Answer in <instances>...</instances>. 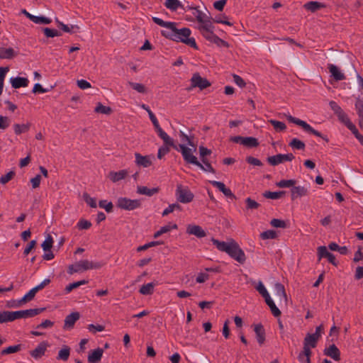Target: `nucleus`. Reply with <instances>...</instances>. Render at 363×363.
<instances>
[{
    "label": "nucleus",
    "instance_id": "obj_38",
    "mask_svg": "<svg viewBox=\"0 0 363 363\" xmlns=\"http://www.w3.org/2000/svg\"><path fill=\"white\" fill-rule=\"evenodd\" d=\"M13 321V311H0V323Z\"/></svg>",
    "mask_w": 363,
    "mask_h": 363
},
{
    "label": "nucleus",
    "instance_id": "obj_46",
    "mask_svg": "<svg viewBox=\"0 0 363 363\" xmlns=\"http://www.w3.org/2000/svg\"><path fill=\"white\" fill-rule=\"evenodd\" d=\"M94 111L99 113L109 115L112 113V109L109 106H106L101 103H98L97 106L95 107Z\"/></svg>",
    "mask_w": 363,
    "mask_h": 363
},
{
    "label": "nucleus",
    "instance_id": "obj_27",
    "mask_svg": "<svg viewBox=\"0 0 363 363\" xmlns=\"http://www.w3.org/2000/svg\"><path fill=\"white\" fill-rule=\"evenodd\" d=\"M11 86L14 89H19L21 87H26L28 85L29 81L27 78L17 77L11 79Z\"/></svg>",
    "mask_w": 363,
    "mask_h": 363
},
{
    "label": "nucleus",
    "instance_id": "obj_45",
    "mask_svg": "<svg viewBox=\"0 0 363 363\" xmlns=\"http://www.w3.org/2000/svg\"><path fill=\"white\" fill-rule=\"evenodd\" d=\"M30 21L38 24H50L52 22V20L48 17L44 16H34L30 17Z\"/></svg>",
    "mask_w": 363,
    "mask_h": 363
},
{
    "label": "nucleus",
    "instance_id": "obj_37",
    "mask_svg": "<svg viewBox=\"0 0 363 363\" xmlns=\"http://www.w3.org/2000/svg\"><path fill=\"white\" fill-rule=\"evenodd\" d=\"M36 293L37 292L33 288L21 300L18 301V303L16 306L18 307L21 306L23 303H25L28 301H30L34 298Z\"/></svg>",
    "mask_w": 363,
    "mask_h": 363
},
{
    "label": "nucleus",
    "instance_id": "obj_3",
    "mask_svg": "<svg viewBox=\"0 0 363 363\" xmlns=\"http://www.w3.org/2000/svg\"><path fill=\"white\" fill-rule=\"evenodd\" d=\"M288 120L295 123L299 126H301L305 131L307 133H311L317 137L321 138L323 140H324L325 142H328L329 140L326 135H323L320 132L315 130L313 128H312L308 123H307L306 121H302L299 118L293 117L291 116H289L287 117Z\"/></svg>",
    "mask_w": 363,
    "mask_h": 363
},
{
    "label": "nucleus",
    "instance_id": "obj_2",
    "mask_svg": "<svg viewBox=\"0 0 363 363\" xmlns=\"http://www.w3.org/2000/svg\"><path fill=\"white\" fill-rule=\"evenodd\" d=\"M318 338L311 333H307L303 340V351L299 353L298 359L301 363H311V348L317 345Z\"/></svg>",
    "mask_w": 363,
    "mask_h": 363
},
{
    "label": "nucleus",
    "instance_id": "obj_10",
    "mask_svg": "<svg viewBox=\"0 0 363 363\" xmlns=\"http://www.w3.org/2000/svg\"><path fill=\"white\" fill-rule=\"evenodd\" d=\"M317 255L318 262L322 258H327L328 261L334 266H337L338 262L333 254L330 252L325 246H319L317 248Z\"/></svg>",
    "mask_w": 363,
    "mask_h": 363
},
{
    "label": "nucleus",
    "instance_id": "obj_28",
    "mask_svg": "<svg viewBox=\"0 0 363 363\" xmlns=\"http://www.w3.org/2000/svg\"><path fill=\"white\" fill-rule=\"evenodd\" d=\"M291 199L295 200L298 197L306 196L308 194V189L304 186H294L291 189Z\"/></svg>",
    "mask_w": 363,
    "mask_h": 363
},
{
    "label": "nucleus",
    "instance_id": "obj_29",
    "mask_svg": "<svg viewBox=\"0 0 363 363\" xmlns=\"http://www.w3.org/2000/svg\"><path fill=\"white\" fill-rule=\"evenodd\" d=\"M80 265L82 271H86L93 269H100L102 267V264L100 262H94L87 259L80 260Z\"/></svg>",
    "mask_w": 363,
    "mask_h": 363
},
{
    "label": "nucleus",
    "instance_id": "obj_5",
    "mask_svg": "<svg viewBox=\"0 0 363 363\" xmlns=\"http://www.w3.org/2000/svg\"><path fill=\"white\" fill-rule=\"evenodd\" d=\"M116 206L119 208L133 211L141 206V202L138 199H130L126 197H120L118 199Z\"/></svg>",
    "mask_w": 363,
    "mask_h": 363
},
{
    "label": "nucleus",
    "instance_id": "obj_13",
    "mask_svg": "<svg viewBox=\"0 0 363 363\" xmlns=\"http://www.w3.org/2000/svg\"><path fill=\"white\" fill-rule=\"evenodd\" d=\"M158 135L160 136V138L163 140L164 142V145L163 146H167V147H172L174 149H175L176 150H179V145H174V140L170 138L167 134V133H165L162 128L161 127L160 128H158L157 130H156Z\"/></svg>",
    "mask_w": 363,
    "mask_h": 363
},
{
    "label": "nucleus",
    "instance_id": "obj_8",
    "mask_svg": "<svg viewBox=\"0 0 363 363\" xmlns=\"http://www.w3.org/2000/svg\"><path fill=\"white\" fill-rule=\"evenodd\" d=\"M45 311V308H30L27 310L13 311V320L20 318L34 317Z\"/></svg>",
    "mask_w": 363,
    "mask_h": 363
},
{
    "label": "nucleus",
    "instance_id": "obj_23",
    "mask_svg": "<svg viewBox=\"0 0 363 363\" xmlns=\"http://www.w3.org/2000/svg\"><path fill=\"white\" fill-rule=\"evenodd\" d=\"M55 22L57 27L65 33H75L79 30V27L77 25H71V26H69L64 24L57 18H55Z\"/></svg>",
    "mask_w": 363,
    "mask_h": 363
},
{
    "label": "nucleus",
    "instance_id": "obj_54",
    "mask_svg": "<svg viewBox=\"0 0 363 363\" xmlns=\"http://www.w3.org/2000/svg\"><path fill=\"white\" fill-rule=\"evenodd\" d=\"M201 162L203 163V164H202L199 162V165H196L198 167H199L200 169H201L202 170H203L205 172H210L212 173H215V169H213V167L210 164V162H208V160H202Z\"/></svg>",
    "mask_w": 363,
    "mask_h": 363
},
{
    "label": "nucleus",
    "instance_id": "obj_20",
    "mask_svg": "<svg viewBox=\"0 0 363 363\" xmlns=\"http://www.w3.org/2000/svg\"><path fill=\"white\" fill-rule=\"evenodd\" d=\"M104 353V350L98 347L96 350H91L89 353L87 360L89 363H99Z\"/></svg>",
    "mask_w": 363,
    "mask_h": 363
},
{
    "label": "nucleus",
    "instance_id": "obj_18",
    "mask_svg": "<svg viewBox=\"0 0 363 363\" xmlns=\"http://www.w3.org/2000/svg\"><path fill=\"white\" fill-rule=\"evenodd\" d=\"M186 233L189 235H194L199 238H204L206 235V231L197 225H189L186 228Z\"/></svg>",
    "mask_w": 363,
    "mask_h": 363
},
{
    "label": "nucleus",
    "instance_id": "obj_57",
    "mask_svg": "<svg viewBox=\"0 0 363 363\" xmlns=\"http://www.w3.org/2000/svg\"><path fill=\"white\" fill-rule=\"evenodd\" d=\"M277 237V234L275 230H268L266 231L262 232L260 234V238L262 240H267V239H275Z\"/></svg>",
    "mask_w": 363,
    "mask_h": 363
},
{
    "label": "nucleus",
    "instance_id": "obj_1",
    "mask_svg": "<svg viewBox=\"0 0 363 363\" xmlns=\"http://www.w3.org/2000/svg\"><path fill=\"white\" fill-rule=\"evenodd\" d=\"M152 19L155 23L165 28L164 30L161 31L162 35L164 38L175 42L183 43L191 48L198 50L195 39L190 38L191 31L189 28L178 29L177 28V24L175 22L164 21L158 17H152Z\"/></svg>",
    "mask_w": 363,
    "mask_h": 363
},
{
    "label": "nucleus",
    "instance_id": "obj_22",
    "mask_svg": "<svg viewBox=\"0 0 363 363\" xmlns=\"http://www.w3.org/2000/svg\"><path fill=\"white\" fill-rule=\"evenodd\" d=\"M128 174V172L127 169H122L118 172L111 171L108 173V177L112 182L116 183L125 179Z\"/></svg>",
    "mask_w": 363,
    "mask_h": 363
},
{
    "label": "nucleus",
    "instance_id": "obj_16",
    "mask_svg": "<svg viewBox=\"0 0 363 363\" xmlns=\"http://www.w3.org/2000/svg\"><path fill=\"white\" fill-rule=\"evenodd\" d=\"M48 347V343L46 341H43L38 344V345L30 352L32 357L35 359L41 358L44 354Z\"/></svg>",
    "mask_w": 363,
    "mask_h": 363
},
{
    "label": "nucleus",
    "instance_id": "obj_21",
    "mask_svg": "<svg viewBox=\"0 0 363 363\" xmlns=\"http://www.w3.org/2000/svg\"><path fill=\"white\" fill-rule=\"evenodd\" d=\"M324 354L330 357L335 361L340 360V352L335 344L324 350Z\"/></svg>",
    "mask_w": 363,
    "mask_h": 363
},
{
    "label": "nucleus",
    "instance_id": "obj_19",
    "mask_svg": "<svg viewBox=\"0 0 363 363\" xmlns=\"http://www.w3.org/2000/svg\"><path fill=\"white\" fill-rule=\"evenodd\" d=\"M135 164L143 167H149L152 164L151 156H143L138 152L135 153Z\"/></svg>",
    "mask_w": 363,
    "mask_h": 363
},
{
    "label": "nucleus",
    "instance_id": "obj_35",
    "mask_svg": "<svg viewBox=\"0 0 363 363\" xmlns=\"http://www.w3.org/2000/svg\"><path fill=\"white\" fill-rule=\"evenodd\" d=\"M325 7V5L324 4L318 1H309L304 4V8L311 12H315Z\"/></svg>",
    "mask_w": 363,
    "mask_h": 363
},
{
    "label": "nucleus",
    "instance_id": "obj_47",
    "mask_svg": "<svg viewBox=\"0 0 363 363\" xmlns=\"http://www.w3.org/2000/svg\"><path fill=\"white\" fill-rule=\"evenodd\" d=\"M338 118V120L342 123L347 128H348L352 123L349 118L347 114L342 111L337 115H336Z\"/></svg>",
    "mask_w": 363,
    "mask_h": 363
},
{
    "label": "nucleus",
    "instance_id": "obj_64",
    "mask_svg": "<svg viewBox=\"0 0 363 363\" xmlns=\"http://www.w3.org/2000/svg\"><path fill=\"white\" fill-rule=\"evenodd\" d=\"M271 225H272L274 228H286V223L284 220L277 219V218H273L270 221Z\"/></svg>",
    "mask_w": 363,
    "mask_h": 363
},
{
    "label": "nucleus",
    "instance_id": "obj_39",
    "mask_svg": "<svg viewBox=\"0 0 363 363\" xmlns=\"http://www.w3.org/2000/svg\"><path fill=\"white\" fill-rule=\"evenodd\" d=\"M276 294L280 298H284L285 302L287 301V296L285 291L284 286L281 283H276L274 285Z\"/></svg>",
    "mask_w": 363,
    "mask_h": 363
},
{
    "label": "nucleus",
    "instance_id": "obj_48",
    "mask_svg": "<svg viewBox=\"0 0 363 363\" xmlns=\"http://www.w3.org/2000/svg\"><path fill=\"white\" fill-rule=\"evenodd\" d=\"M269 123L273 125L277 131L281 132L286 129V125L284 122L271 119L269 121Z\"/></svg>",
    "mask_w": 363,
    "mask_h": 363
},
{
    "label": "nucleus",
    "instance_id": "obj_30",
    "mask_svg": "<svg viewBox=\"0 0 363 363\" xmlns=\"http://www.w3.org/2000/svg\"><path fill=\"white\" fill-rule=\"evenodd\" d=\"M160 191L159 187H155L149 189L147 186H138L137 188V193L142 195H146L147 196H152V195L157 194Z\"/></svg>",
    "mask_w": 363,
    "mask_h": 363
},
{
    "label": "nucleus",
    "instance_id": "obj_17",
    "mask_svg": "<svg viewBox=\"0 0 363 363\" xmlns=\"http://www.w3.org/2000/svg\"><path fill=\"white\" fill-rule=\"evenodd\" d=\"M254 331L257 342L262 346L265 342L266 333L262 324L259 323L254 325Z\"/></svg>",
    "mask_w": 363,
    "mask_h": 363
},
{
    "label": "nucleus",
    "instance_id": "obj_55",
    "mask_svg": "<svg viewBox=\"0 0 363 363\" xmlns=\"http://www.w3.org/2000/svg\"><path fill=\"white\" fill-rule=\"evenodd\" d=\"M289 146L291 147L292 148L294 149H296V150H304L305 149V143L297 139V138H294L290 143H289Z\"/></svg>",
    "mask_w": 363,
    "mask_h": 363
},
{
    "label": "nucleus",
    "instance_id": "obj_53",
    "mask_svg": "<svg viewBox=\"0 0 363 363\" xmlns=\"http://www.w3.org/2000/svg\"><path fill=\"white\" fill-rule=\"evenodd\" d=\"M296 181L294 180V179H288V180H286V179H282L281 181H279V182H277L276 184V185L277 186H279V188H289V187H291L296 184Z\"/></svg>",
    "mask_w": 363,
    "mask_h": 363
},
{
    "label": "nucleus",
    "instance_id": "obj_24",
    "mask_svg": "<svg viewBox=\"0 0 363 363\" xmlns=\"http://www.w3.org/2000/svg\"><path fill=\"white\" fill-rule=\"evenodd\" d=\"M328 69H329V72L331 74V76L336 80V81H341L345 79V76L343 73L341 72V71L339 69V68L333 65L329 64L328 65Z\"/></svg>",
    "mask_w": 363,
    "mask_h": 363
},
{
    "label": "nucleus",
    "instance_id": "obj_25",
    "mask_svg": "<svg viewBox=\"0 0 363 363\" xmlns=\"http://www.w3.org/2000/svg\"><path fill=\"white\" fill-rule=\"evenodd\" d=\"M354 106L359 118V125L363 128V98H357Z\"/></svg>",
    "mask_w": 363,
    "mask_h": 363
},
{
    "label": "nucleus",
    "instance_id": "obj_31",
    "mask_svg": "<svg viewBox=\"0 0 363 363\" xmlns=\"http://www.w3.org/2000/svg\"><path fill=\"white\" fill-rule=\"evenodd\" d=\"M18 55L12 48L0 47V59H12Z\"/></svg>",
    "mask_w": 363,
    "mask_h": 363
},
{
    "label": "nucleus",
    "instance_id": "obj_49",
    "mask_svg": "<svg viewBox=\"0 0 363 363\" xmlns=\"http://www.w3.org/2000/svg\"><path fill=\"white\" fill-rule=\"evenodd\" d=\"M128 84L138 93L145 94L147 92V89L143 84L128 82Z\"/></svg>",
    "mask_w": 363,
    "mask_h": 363
},
{
    "label": "nucleus",
    "instance_id": "obj_4",
    "mask_svg": "<svg viewBox=\"0 0 363 363\" xmlns=\"http://www.w3.org/2000/svg\"><path fill=\"white\" fill-rule=\"evenodd\" d=\"M175 195L177 201L182 203H190L194 198V194L190 191L189 187L184 186L182 184L177 186Z\"/></svg>",
    "mask_w": 363,
    "mask_h": 363
},
{
    "label": "nucleus",
    "instance_id": "obj_59",
    "mask_svg": "<svg viewBox=\"0 0 363 363\" xmlns=\"http://www.w3.org/2000/svg\"><path fill=\"white\" fill-rule=\"evenodd\" d=\"M100 208H104L107 213L113 211V205L112 202H107L106 200H101L99 203Z\"/></svg>",
    "mask_w": 363,
    "mask_h": 363
},
{
    "label": "nucleus",
    "instance_id": "obj_42",
    "mask_svg": "<svg viewBox=\"0 0 363 363\" xmlns=\"http://www.w3.org/2000/svg\"><path fill=\"white\" fill-rule=\"evenodd\" d=\"M88 282H89L88 280L83 279V280H81L79 281L71 283L65 287V291L66 294H69L73 289H77V288L79 287L80 286L86 284H88Z\"/></svg>",
    "mask_w": 363,
    "mask_h": 363
},
{
    "label": "nucleus",
    "instance_id": "obj_41",
    "mask_svg": "<svg viewBox=\"0 0 363 363\" xmlns=\"http://www.w3.org/2000/svg\"><path fill=\"white\" fill-rule=\"evenodd\" d=\"M201 26L199 27V30L201 31H210L213 30V26L212 25V22L211 21V18L206 16L203 22H200Z\"/></svg>",
    "mask_w": 363,
    "mask_h": 363
},
{
    "label": "nucleus",
    "instance_id": "obj_44",
    "mask_svg": "<svg viewBox=\"0 0 363 363\" xmlns=\"http://www.w3.org/2000/svg\"><path fill=\"white\" fill-rule=\"evenodd\" d=\"M284 194H285V191H274V192L267 191L263 193V196L267 199H278L281 198Z\"/></svg>",
    "mask_w": 363,
    "mask_h": 363
},
{
    "label": "nucleus",
    "instance_id": "obj_12",
    "mask_svg": "<svg viewBox=\"0 0 363 363\" xmlns=\"http://www.w3.org/2000/svg\"><path fill=\"white\" fill-rule=\"evenodd\" d=\"M80 314L79 312H72L65 317L64 320V330H71L74 328L75 323L79 319Z\"/></svg>",
    "mask_w": 363,
    "mask_h": 363
},
{
    "label": "nucleus",
    "instance_id": "obj_52",
    "mask_svg": "<svg viewBox=\"0 0 363 363\" xmlns=\"http://www.w3.org/2000/svg\"><path fill=\"white\" fill-rule=\"evenodd\" d=\"M43 31L47 38H54L56 36L62 35V33L60 31H58L57 30H55V29H51L50 28H43Z\"/></svg>",
    "mask_w": 363,
    "mask_h": 363
},
{
    "label": "nucleus",
    "instance_id": "obj_33",
    "mask_svg": "<svg viewBox=\"0 0 363 363\" xmlns=\"http://www.w3.org/2000/svg\"><path fill=\"white\" fill-rule=\"evenodd\" d=\"M22 348H23V345H21V344L11 345V346H9V347L3 349L0 352V355L4 356V355L16 353V352L21 351L22 350Z\"/></svg>",
    "mask_w": 363,
    "mask_h": 363
},
{
    "label": "nucleus",
    "instance_id": "obj_34",
    "mask_svg": "<svg viewBox=\"0 0 363 363\" xmlns=\"http://www.w3.org/2000/svg\"><path fill=\"white\" fill-rule=\"evenodd\" d=\"M70 350L71 349L69 346L63 345L62 349L58 352L57 359L64 362L67 361L70 355Z\"/></svg>",
    "mask_w": 363,
    "mask_h": 363
},
{
    "label": "nucleus",
    "instance_id": "obj_40",
    "mask_svg": "<svg viewBox=\"0 0 363 363\" xmlns=\"http://www.w3.org/2000/svg\"><path fill=\"white\" fill-rule=\"evenodd\" d=\"M265 302L269 307L271 312L274 315V316L279 317L281 315L280 310L277 307L271 297L265 300Z\"/></svg>",
    "mask_w": 363,
    "mask_h": 363
},
{
    "label": "nucleus",
    "instance_id": "obj_62",
    "mask_svg": "<svg viewBox=\"0 0 363 363\" xmlns=\"http://www.w3.org/2000/svg\"><path fill=\"white\" fill-rule=\"evenodd\" d=\"M11 124V120L7 116L0 115V130H6Z\"/></svg>",
    "mask_w": 363,
    "mask_h": 363
},
{
    "label": "nucleus",
    "instance_id": "obj_61",
    "mask_svg": "<svg viewBox=\"0 0 363 363\" xmlns=\"http://www.w3.org/2000/svg\"><path fill=\"white\" fill-rule=\"evenodd\" d=\"M245 203L247 209H257L260 206L259 203L250 197L245 199Z\"/></svg>",
    "mask_w": 363,
    "mask_h": 363
},
{
    "label": "nucleus",
    "instance_id": "obj_7",
    "mask_svg": "<svg viewBox=\"0 0 363 363\" xmlns=\"http://www.w3.org/2000/svg\"><path fill=\"white\" fill-rule=\"evenodd\" d=\"M228 255L240 264L245 263L246 256L239 245L233 240H231V247Z\"/></svg>",
    "mask_w": 363,
    "mask_h": 363
},
{
    "label": "nucleus",
    "instance_id": "obj_63",
    "mask_svg": "<svg viewBox=\"0 0 363 363\" xmlns=\"http://www.w3.org/2000/svg\"><path fill=\"white\" fill-rule=\"evenodd\" d=\"M85 202L91 208H96V201L94 198L91 197L87 193L83 194Z\"/></svg>",
    "mask_w": 363,
    "mask_h": 363
},
{
    "label": "nucleus",
    "instance_id": "obj_11",
    "mask_svg": "<svg viewBox=\"0 0 363 363\" xmlns=\"http://www.w3.org/2000/svg\"><path fill=\"white\" fill-rule=\"evenodd\" d=\"M191 88L199 87L201 90L206 89L207 87L211 86L210 82L206 79L201 77L199 73H194L191 79Z\"/></svg>",
    "mask_w": 363,
    "mask_h": 363
},
{
    "label": "nucleus",
    "instance_id": "obj_14",
    "mask_svg": "<svg viewBox=\"0 0 363 363\" xmlns=\"http://www.w3.org/2000/svg\"><path fill=\"white\" fill-rule=\"evenodd\" d=\"M158 135L160 136V138L163 140L164 142V145L163 146H167V147H172L174 149H175L176 150H179V145H174V140L170 138L167 134V133H165L162 128L161 127L160 128H158L157 130H156Z\"/></svg>",
    "mask_w": 363,
    "mask_h": 363
},
{
    "label": "nucleus",
    "instance_id": "obj_60",
    "mask_svg": "<svg viewBox=\"0 0 363 363\" xmlns=\"http://www.w3.org/2000/svg\"><path fill=\"white\" fill-rule=\"evenodd\" d=\"M179 137L181 138V140L183 141V142H186L187 143V145H189V146L192 147H194V151L196 150V145L194 144V143L191 140V138L189 137L187 135H186L184 132L182 131H180L179 132Z\"/></svg>",
    "mask_w": 363,
    "mask_h": 363
},
{
    "label": "nucleus",
    "instance_id": "obj_43",
    "mask_svg": "<svg viewBox=\"0 0 363 363\" xmlns=\"http://www.w3.org/2000/svg\"><path fill=\"white\" fill-rule=\"evenodd\" d=\"M243 145L249 148L256 147L259 145V142L256 138L245 137Z\"/></svg>",
    "mask_w": 363,
    "mask_h": 363
},
{
    "label": "nucleus",
    "instance_id": "obj_51",
    "mask_svg": "<svg viewBox=\"0 0 363 363\" xmlns=\"http://www.w3.org/2000/svg\"><path fill=\"white\" fill-rule=\"evenodd\" d=\"M164 5L167 9L172 11H176L179 7L182 6L179 0H166Z\"/></svg>",
    "mask_w": 363,
    "mask_h": 363
},
{
    "label": "nucleus",
    "instance_id": "obj_15",
    "mask_svg": "<svg viewBox=\"0 0 363 363\" xmlns=\"http://www.w3.org/2000/svg\"><path fill=\"white\" fill-rule=\"evenodd\" d=\"M158 135L160 136V138L163 140L164 142V145L163 146H167V147H172L174 149H175L176 150H179V145H174V140L170 138L167 134V133H165L162 128L161 127L160 128H158L157 130H156Z\"/></svg>",
    "mask_w": 363,
    "mask_h": 363
},
{
    "label": "nucleus",
    "instance_id": "obj_32",
    "mask_svg": "<svg viewBox=\"0 0 363 363\" xmlns=\"http://www.w3.org/2000/svg\"><path fill=\"white\" fill-rule=\"evenodd\" d=\"M31 126V123L28 122L23 124L15 123L13 125V130L16 135H19L22 133H27Z\"/></svg>",
    "mask_w": 363,
    "mask_h": 363
},
{
    "label": "nucleus",
    "instance_id": "obj_6",
    "mask_svg": "<svg viewBox=\"0 0 363 363\" xmlns=\"http://www.w3.org/2000/svg\"><path fill=\"white\" fill-rule=\"evenodd\" d=\"M178 148V151L181 152L183 159L186 163L196 166L199 165V161L197 160V157L194 155V152H195L194 147L191 149L186 147L185 145L179 144Z\"/></svg>",
    "mask_w": 363,
    "mask_h": 363
},
{
    "label": "nucleus",
    "instance_id": "obj_9",
    "mask_svg": "<svg viewBox=\"0 0 363 363\" xmlns=\"http://www.w3.org/2000/svg\"><path fill=\"white\" fill-rule=\"evenodd\" d=\"M295 158L294 155L292 153L288 154H278L276 155L268 157L267 160L269 164L272 166H277L284 162L289 161L291 162Z\"/></svg>",
    "mask_w": 363,
    "mask_h": 363
},
{
    "label": "nucleus",
    "instance_id": "obj_26",
    "mask_svg": "<svg viewBox=\"0 0 363 363\" xmlns=\"http://www.w3.org/2000/svg\"><path fill=\"white\" fill-rule=\"evenodd\" d=\"M211 242L217 247L218 250L221 252H225L227 254L228 253L231 247V241L230 242H226L224 241H220L217 239L212 238Z\"/></svg>",
    "mask_w": 363,
    "mask_h": 363
},
{
    "label": "nucleus",
    "instance_id": "obj_36",
    "mask_svg": "<svg viewBox=\"0 0 363 363\" xmlns=\"http://www.w3.org/2000/svg\"><path fill=\"white\" fill-rule=\"evenodd\" d=\"M155 285L156 284L153 282L144 284L140 287L139 292L143 295H151L154 293V288Z\"/></svg>",
    "mask_w": 363,
    "mask_h": 363
},
{
    "label": "nucleus",
    "instance_id": "obj_58",
    "mask_svg": "<svg viewBox=\"0 0 363 363\" xmlns=\"http://www.w3.org/2000/svg\"><path fill=\"white\" fill-rule=\"evenodd\" d=\"M53 244V239L51 235H48L45 241L42 243L41 247L45 252L50 250Z\"/></svg>",
    "mask_w": 363,
    "mask_h": 363
},
{
    "label": "nucleus",
    "instance_id": "obj_50",
    "mask_svg": "<svg viewBox=\"0 0 363 363\" xmlns=\"http://www.w3.org/2000/svg\"><path fill=\"white\" fill-rule=\"evenodd\" d=\"M175 210L181 211L182 210V208L177 203L170 204V205H169V206L167 208H165L163 211L162 215V216H166L168 214H169L170 213H172Z\"/></svg>",
    "mask_w": 363,
    "mask_h": 363
},
{
    "label": "nucleus",
    "instance_id": "obj_56",
    "mask_svg": "<svg viewBox=\"0 0 363 363\" xmlns=\"http://www.w3.org/2000/svg\"><path fill=\"white\" fill-rule=\"evenodd\" d=\"M256 289L262 295L264 300H267V298H270L269 294L268 293L267 290L266 289L265 286H264L262 281H259L257 286H256Z\"/></svg>",
    "mask_w": 363,
    "mask_h": 363
}]
</instances>
